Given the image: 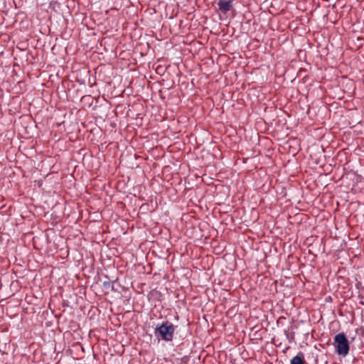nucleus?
I'll use <instances>...</instances> for the list:
<instances>
[{
  "mask_svg": "<svg viewBox=\"0 0 364 364\" xmlns=\"http://www.w3.org/2000/svg\"><path fill=\"white\" fill-rule=\"evenodd\" d=\"M218 9L224 14H227L232 6V0H219L218 3Z\"/></svg>",
  "mask_w": 364,
  "mask_h": 364,
  "instance_id": "nucleus-3",
  "label": "nucleus"
},
{
  "mask_svg": "<svg viewBox=\"0 0 364 364\" xmlns=\"http://www.w3.org/2000/svg\"><path fill=\"white\" fill-rule=\"evenodd\" d=\"M102 286L105 289H111L113 291H119V289L117 286L120 287V285L117 284L115 282H111V281H105L103 282Z\"/></svg>",
  "mask_w": 364,
  "mask_h": 364,
  "instance_id": "nucleus-4",
  "label": "nucleus"
},
{
  "mask_svg": "<svg viewBox=\"0 0 364 364\" xmlns=\"http://www.w3.org/2000/svg\"><path fill=\"white\" fill-rule=\"evenodd\" d=\"M284 333L290 343L294 340V332L289 333V331L285 330Z\"/></svg>",
  "mask_w": 364,
  "mask_h": 364,
  "instance_id": "nucleus-5",
  "label": "nucleus"
},
{
  "mask_svg": "<svg viewBox=\"0 0 364 364\" xmlns=\"http://www.w3.org/2000/svg\"><path fill=\"white\" fill-rule=\"evenodd\" d=\"M336 352L343 357L346 356L350 350L349 341L343 332L335 336L333 343Z\"/></svg>",
  "mask_w": 364,
  "mask_h": 364,
  "instance_id": "nucleus-2",
  "label": "nucleus"
},
{
  "mask_svg": "<svg viewBox=\"0 0 364 364\" xmlns=\"http://www.w3.org/2000/svg\"><path fill=\"white\" fill-rule=\"evenodd\" d=\"M176 326L168 321H164L161 323H158L154 328V336L159 340L166 342L173 341Z\"/></svg>",
  "mask_w": 364,
  "mask_h": 364,
  "instance_id": "nucleus-1",
  "label": "nucleus"
}]
</instances>
